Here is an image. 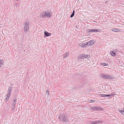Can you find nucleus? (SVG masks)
<instances>
[{"label":"nucleus","mask_w":124,"mask_h":124,"mask_svg":"<svg viewBox=\"0 0 124 124\" xmlns=\"http://www.w3.org/2000/svg\"><path fill=\"white\" fill-rule=\"evenodd\" d=\"M40 16L41 18H45L46 17H51V15L50 12L48 11H45L41 13Z\"/></svg>","instance_id":"f257e3e1"},{"label":"nucleus","mask_w":124,"mask_h":124,"mask_svg":"<svg viewBox=\"0 0 124 124\" xmlns=\"http://www.w3.org/2000/svg\"><path fill=\"white\" fill-rule=\"evenodd\" d=\"M90 57V56L89 55L85 54H80L78 56V60H80L82 59H88Z\"/></svg>","instance_id":"f03ea898"},{"label":"nucleus","mask_w":124,"mask_h":124,"mask_svg":"<svg viewBox=\"0 0 124 124\" xmlns=\"http://www.w3.org/2000/svg\"><path fill=\"white\" fill-rule=\"evenodd\" d=\"M59 118L61 120L66 123L68 121L67 117L63 114L61 115L59 117Z\"/></svg>","instance_id":"7ed1b4c3"},{"label":"nucleus","mask_w":124,"mask_h":124,"mask_svg":"<svg viewBox=\"0 0 124 124\" xmlns=\"http://www.w3.org/2000/svg\"><path fill=\"white\" fill-rule=\"evenodd\" d=\"M29 22H25L24 23V30L25 31H28L29 30Z\"/></svg>","instance_id":"20e7f679"},{"label":"nucleus","mask_w":124,"mask_h":124,"mask_svg":"<svg viewBox=\"0 0 124 124\" xmlns=\"http://www.w3.org/2000/svg\"><path fill=\"white\" fill-rule=\"evenodd\" d=\"M114 77L112 76H109L107 75H104L102 76V78L106 79H111L114 78Z\"/></svg>","instance_id":"39448f33"},{"label":"nucleus","mask_w":124,"mask_h":124,"mask_svg":"<svg viewBox=\"0 0 124 124\" xmlns=\"http://www.w3.org/2000/svg\"><path fill=\"white\" fill-rule=\"evenodd\" d=\"M90 108L91 110H92L93 111H99L101 110V108L100 107L96 106L91 107Z\"/></svg>","instance_id":"423d86ee"},{"label":"nucleus","mask_w":124,"mask_h":124,"mask_svg":"<svg viewBox=\"0 0 124 124\" xmlns=\"http://www.w3.org/2000/svg\"><path fill=\"white\" fill-rule=\"evenodd\" d=\"M99 30L94 29H89L87 31V32H98L99 31Z\"/></svg>","instance_id":"0eeeda50"},{"label":"nucleus","mask_w":124,"mask_h":124,"mask_svg":"<svg viewBox=\"0 0 124 124\" xmlns=\"http://www.w3.org/2000/svg\"><path fill=\"white\" fill-rule=\"evenodd\" d=\"M87 43L88 46H91L95 42L93 40H92L87 42Z\"/></svg>","instance_id":"6e6552de"},{"label":"nucleus","mask_w":124,"mask_h":124,"mask_svg":"<svg viewBox=\"0 0 124 124\" xmlns=\"http://www.w3.org/2000/svg\"><path fill=\"white\" fill-rule=\"evenodd\" d=\"M101 121H95L92 122L91 123V124H96L98 123H101L102 122Z\"/></svg>","instance_id":"1a4fd4ad"},{"label":"nucleus","mask_w":124,"mask_h":124,"mask_svg":"<svg viewBox=\"0 0 124 124\" xmlns=\"http://www.w3.org/2000/svg\"><path fill=\"white\" fill-rule=\"evenodd\" d=\"M12 88L11 86L9 87L7 95L10 96L11 93Z\"/></svg>","instance_id":"9d476101"},{"label":"nucleus","mask_w":124,"mask_h":124,"mask_svg":"<svg viewBox=\"0 0 124 124\" xmlns=\"http://www.w3.org/2000/svg\"><path fill=\"white\" fill-rule=\"evenodd\" d=\"M45 35L46 37H48L51 35V34L50 33H48V32L46 31H44Z\"/></svg>","instance_id":"9b49d317"},{"label":"nucleus","mask_w":124,"mask_h":124,"mask_svg":"<svg viewBox=\"0 0 124 124\" xmlns=\"http://www.w3.org/2000/svg\"><path fill=\"white\" fill-rule=\"evenodd\" d=\"M69 55V54L68 52L67 53H66L64 55H63V56H64L63 58L64 59V58H66Z\"/></svg>","instance_id":"f8f14e48"},{"label":"nucleus","mask_w":124,"mask_h":124,"mask_svg":"<svg viewBox=\"0 0 124 124\" xmlns=\"http://www.w3.org/2000/svg\"><path fill=\"white\" fill-rule=\"evenodd\" d=\"M16 99H15L13 101V102L12 104V106H13V107H15L16 104Z\"/></svg>","instance_id":"ddd939ff"},{"label":"nucleus","mask_w":124,"mask_h":124,"mask_svg":"<svg viewBox=\"0 0 124 124\" xmlns=\"http://www.w3.org/2000/svg\"><path fill=\"white\" fill-rule=\"evenodd\" d=\"M4 61L2 59H0V67H1V65H3Z\"/></svg>","instance_id":"4468645a"},{"label":"nucleus","mask_w":124,"mask_h":124,"mask_svg":"<svg viewBox=\"0 0 124 124\" xmlns=\"http://www.w3.org/2000/svg\"><path fill=\"white\" fill-rule=\"evenodd\" d=\"M113 31L115 32H119L120 31V30L114 28L113 29Z\"/></svg>","instance_id":"2eb2a0df"},{"label":"nucleus","mask_w":124,"mask_h":124,"mask_svg":"<svg viewBox=\"0 0 124 124\" xmlns=\"http://www.w3.org/2000/svg\"><path fill=\"white\" fill-rule=\"evenodd\" d=\"M110 54L111 55L113 56H114L116 55L115 53L113 51L111 52L110 53Z\"/></svg>","instance_id":"dca6fc26"},{"label":"nucleus","mask_w":124,"mask_h":124,"mask_svg":"<svg viewBox=\"0 0 124 124\" xmlns=\"http://www.w3.org/2000/svg\"><path fill=\"white\" fill-rule=\"evenodd\" d=\"M78 45L81 47H84L83 45V43H80Z\"/></svg>","instance_id":"f3484780"},{"label":"nucleus","mask_w":124,"mask_h":124,"mask_svg":"<svg viewBox=\"0 0 124 124\" xmlns=\"http://www.w3.org/2000/svg\"><path fill=\"white\" fill-rule=\"evenodd\" d=\"M10 96L9 95H7V97L6 98V99H5V101L6 102H7L8 101V99L9 98V97Z\"/></svg>","instance_id":"a211bd4d"},{"label":"nucleus","mask_w":124,"mask_h":124,"mask_svg":"<svg viewBox=\"0 0 124 124\" xmlns=\"http://www.w3.org/2000/svg\"><path fill=\"white\" fill-rule=\"evenodd\" d=\"M100 95L101 97H105V94H100Z\"/></svg>","instance_id":"6ab92c4d"},{"label":"nucleus","mask_w":124,"mask_h":124,"mask_svg":"<svg viewBox=\"0 0 124 124\" xmlns=\"http://www.w3.org/2000/svg\"><path fill=\"white\" fill-rule=\"evenodd\" d=\"M113 94H105V97H110L111 96L113 95Z\"/></svg>","instance_id":"aec40b11"},{"label":"nucleus","mask_w":124,"mask_h":124,"mask_svg":"<svg viewBox=\"0 0 124 124\" xmlns=\"http://www.w3.org/2000/svg\"><path fill=\"white\" fill-rule=\"evenodd\" d=\"M83 45L84 46V47H85V46L87 45L88 46V44L87 42H85V43H83Z\"/></svg>","instance_id":"412c9836"},{"label":"nucleus","mask_w":124,"mask_h":124,"mask_svg":"<svg viewBox=\"0 0 124 124\" xmlns=\"http://www.w3.org/2000/svg\"><path fill=\"white\" fill-rule=\"evenodd\" d=\"M120 112L123 115H124V109L120 111Z\"/></svg>","instance_id":"4be33fe9"},{"label":"nucleus","mask_w":124,"mask_h":124,"mask_svg":"<svg viewBox=\"0 0 124 124\" xmlns=\"http://www.w3.org/2000/svg\"><path fill=\"white\" fill-rule=\"evenodd\" d=\"M102 65L103 66H106L108 65V64L107 63H102Z\"/></svg>","instance_id":"5701e85b"},{"label":"nucleus","mask_w":124,"mask_h":124,"mask_svg":"<svg viewBox=\"0 0 124 124\" xmlns=\"http://www.w3.org/2000/svg\"><path fill=\"white\" fill-rule=\"evenodd\" d=\"M49 92L48 90H47L46 91V94H47L48 95H49Z\"/></svg>","instance_id":"b1692460"},{"label":"nucleus","mask_w":124,"mask_h":124,"mask_svg":"<svg viewBox=\"0 0 124 124\" xmlns=\"http://www.w3.org/2000/svg\"><path fill=\"white\" fill-rule=\"evenodd\" d=\"M74 15H73V14H72L70 15V18L74 16Z\"/></svg>","instance_id":"393cba45"},{"label":"nucleus","mask_w":124,"mask_h":124,"mask_svg":"<svg viewBox=\"0 0 124 124\" xmlns=\"http://www.w3.org/2000/svg\"><path fill=\"white\" fill-rule=\"evenodd\" d=\"M15 107H13V106H12V107H11V108H12V110L13 111V109H14V108Z\"/></svg>","instance_id":"a878e982"},{"label":"nucleus","mask_w":124,"mask_h":124,"mask_svg":"<svg viewBox=\"0 0 124 124\" xmlns=\"http://www.w3.org/2000/svg\"><path fill=\"white\" fill-rule=\"evenodd\" d=\"M72 14H73V15H74L75 14V11L74 10H73V11L72 13Z\"/></svg>","instance_id":"bb28decb"},{"label":"nucleus","mask_w":124,"mask_h":124,"mask_svg":"<svg viewBox=\"0 0 124 124\" xmlns=\"http://www.w3.org/2000/svg\"><path fill=\"white\" fill-rule=\"evenodd\" d=\"M90 101H91L92 102H94L95 101L94 100H91Z\"/></svg>","instance_id":"cd10ccee"}]
</instances>
